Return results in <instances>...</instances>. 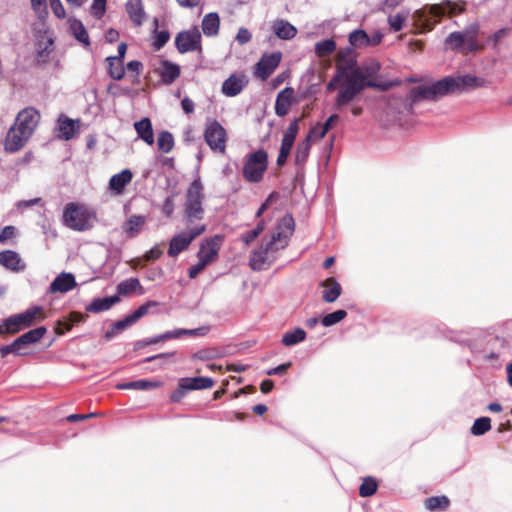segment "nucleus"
<instances>
[{
	"label": "nucleus",
	"instance_id": "obj_1",
	"mask_svg": "<svg viewBox=\"0 0 512 512\" xmlns=\"http://www.w3.org/2000/svg\"><path fill=\"white\" fill-rule=\"evenodd\" d=\"M336 74L344 78L338 106L342 107L353 101L366 87H375L376 84L368 80L367 67L357 66L356 56L351 48L338 51L336 55Z\"/></svg>",
	"mask_w": 512,
	"mask_h": 512
},
{
	"label": "nucleus",
	"instance_id": "obj_2",
	"mask_svg": "<svg viewBox=\"0 0 512 512\" xmlns=\"http://www.w3.org/2000/svg\"><path fill=\"white\" fill-rule=\"evenodd\" d=\"M293 232L294 220L292 216L285 215L271 235L263 238L260 246L252 252L249 260L250 267L258 271L267 269L276 260L278 251L288 246Z\"/></svg>",
	"mask_w": 512,
	"mask_h": 512
},
{
	"label": "nucleus",
	"instance_id": "obj_3",
	"mask_svg": "<svg viewBox=\"0 0 512 512\" xmlns=\"http://www.w3.org/2000/svg\"><path fill=\"white\" fill-rule=\"evenodd\" d=\"M485 81L482 78L464 75L446 77L430 85H420L413 88L410 97L413 102L419 100H435L439 97L464 91L469 88L482 87Z\"/></svg>",
	"mask_w": 512,
	"mask_h": 512
},
{
	"label": "nucleus",
	"instance_id": "obj_4",
	"mask_svg": "<svg viewBox=\"0 0 512 512\" xmlns=\"http://www.w3.org/2000/svg\"><path fill=\"white\" fill-rule=\"evenodd\" d=\"M62 220L69 229L84 232L95 226L98 217L96 211L86 204L70 202L64 207Z\"/></svg>",
	"mask_w": 512,
	"mask_h": 512
},
{
	"label": "nucleus",
	"instance_id": "obj_5",
	"mask_svg": "<svg viewBox=\"0 0 512 512\" xmlns=\"http://www.w3.org/2000/svg\"><path fill=\"white\" fill-rule=\"evenodd\" d=\"M462 11V8L458 5L451 3L450 1L442 2L441 4H435L430 7H425L416 10L412 14L414 25L419 29L420 33L430 31L433 29L435 24L444 15H457Z\"/></svg>",
	"mask_w": 512,
	"mask_h": 512
},
{
	"label": "nucleus",
	"instance_id": "obj_6",
	"mask_svg": "<svg viewBox=\"0 0 512 512\" xmlns=\"http://www.w3.org/2000/svg\"><path fill=\"white\" fill-rule=\"evenodd\" d=\"M204 187L201 183L200 178H196L188 187L186 191L185 201V215L192 220H200L203 217L204 209L202 206L204 193Z\"/></svg>",
	"mask_w": 512,
	"mask_h": 512
},
{
	"label": "nucleus",
	"instance_id": "obj_7",
	"mask_svg": "<svg viewBox=\"0 0 512 512\" xmlns=\"http://www.w3.org/2000/svg\"><path fill=\"white\" fill-rule=\"evenodd\" d=\"M268 155L260 149L248 155L243 166V177L246 181L257 183L262 180L267 169Z\"/></svg>",
	"mask_w": 512,
	"mask_h": 512
},
{
	"label": "nucleus",
	"instance_id": "obj_8",
	"mask_svg": "<svg viewBox=\"0 0 512 512\" xmlns=\"http://www.w3.org/2000/svg\"><path fill=\"white\" fill-rule=\"evenodd\" d=\"M44 319V310L40 306L30 307L23 313L14 314L6 318L8 330H10L12 334H16L22 329L28 328L32 326L34 323L40 322Z\"/></svg>",
	"mask_w": 512,
	"mask_h": 512
},
{
	"label": "nucleus",
	"instance_id": "obj_9",
	"mask_svg": "<svg viewBox=\"0 0 512 512\" xmlns=\"http://www.w3.org/2000/svg\"><path fill=\"white\" fill-rule=\"evenodd\" d=\"M204 138L207 145L215 152L226 150L227 134L224 127L215 119H208L205 125Z\"/></svg>",
	"mask_w": 512,
	"mask_h": 512
},
{
	"label": "nucleus",
	"instance_id": "obj_10",
	"mask_svg": "<svg viewBox=\"0 0 512 512\" xmlns=\"http://www.w3.org/2000/svg\"><path fill=\"white\" fill-rule=\"evenodd\" d=\"M205 229V225H198L173 237L170 241L168 255L171 257L177 256L190 245L194 238L201 235Z\"/></svg>",
	"mask_w": 512,
	"mask_h": 512
},
{
	"label": "nucleus",
	"instance_id": "obj_11",
	"mask_svg": "<svg viewBox=\"0 0 512 512\" xmlns=\"http://www.w3.org/2000/svg\"><path fill=\"white\" fill-rule=\"evenodd\" d=\"M175 44L180 53L201 51V33L197 27L178 33Z\"/></svg>",
	"mask_w": 512,
	"mask_h": 512
},
{
	"label": "nucleus",
	"instance_id": "obj_12",
	"mask_svg": "<svg viewBox=\"0 0 512 512\" xmlns=\"http://www.w3.org/2000/svg\"><path fill=\"white\" fill-rule=\"evenodd\" d=\"M281 59L282 53L279 51L263 54L256 64L255 75L265 81L279 66Z\"/></svg>",
	"mask_w": 512,
	"mask_h": 512
},
{
	"label": "nucleus",
	"instance_id": "obj_13",
	"mask_svg": "<svg viewBox=\"0 0 512 512\" xmlns=\"http://www.w3.org/2000/svg\"><path fill=\"white\" fill-rule=\"evenodd\" d=\"M39 121V112L34 108L27 107L18 113L13 125L32 136Z\"/></svg>",
	"mask_w": 512,
	"mask_h": 512
},
{
	"label": "nucleus",
	"instance_id": "obj_14",
	"mask_svg": "<svg viewBox=\"0 0 512 512\" xmlns=\"http://www.w3.org/2000/svg\"><path fill=\"white\" fill-rule=\"evenodd\" d=\"M249 79L244 73L231 74L221 86V92L227 97H235L239 95L248 85Z\"/></svg>",
	"mask_w": 512,
	"mask_h": 512
},
{
	"label": "nucleus",
	"instance_id": "obj_15",
	"mask_svg": "<svg viewBox=\"0 0 512 512\" xmlns=\"http://www.w3.org/2000/svg\"><path fill=\"white\" fill-rule=\"evenodd\" d=\"M30 137L27 132L12 125L7 132L4 148L11 153L17 152L24 147Z\"/></svg>",
	"mask_w": 512,
	"mask_h": 512
},
{
	"label": "nucleus",
	"instance_id": "obj_16",
	"mask_svg": "<svg viewBox=\"0 0 512 512\" xmlns=\"http://www.w3.org/2000/svg\"><path fill=\"white\" fill-rule=\"evenodd\" d=\"M212 386L213 380L208 377L183 378L180 381L179 389L171 396V399L177 401L187 390L207 389Z\"/></svg>",
	"mask_w": 512,
	"mask_h": 512
},
{
	"label": "nucleus",
	"instance_id": "obj_17",
	"mask_svg": "<svg viewBox=\"0 0 512 512\" xmlns=\"http://www.w3.org/2000/svg\"><path fill=\"white\" fill-rule=\"evenodd\" d=\"M294 101V89L286 87L281 90L276 97L275 113L279 117H284L288 114L289 109Z\"/></svg>",
	"mask_w": 512,
	"mask_h": 512
},
{
	"label": "nucleus",
	"instance_id": "obj_18",
	"mask_svg": "<svg viewBox=\"0 0 512 512\" xmlns=\"http://www.w3.org/2000/svg\"><path fill=\"white\" fill-rule=\"evenodd\" d=\"M77 283L72 273H60L50 284L51 293H67L76 287Z\"/></svg>",
	"mask_w": 512,
	"mask_h": 512
},
{
	"label": "nucleus",
	"instance_id": "obj_19",
	"mask_svg": "<svg viewBox=\"0 0 512 512\" xmlns=\"http://www.w3.org/2000/svg\"><path fill=\"white\" fill-rule=\"evenodd\" d=\"M221 242L222 238L220 236H215L214 238L207 240L198 252V259L208 265L216 258Z\"/></svg>",
	"mask_w": 512,
	"mask_h": 512
},
{
	"label": "nucleus",
	"instance_id": "obj_20",
	"mask_svg": "<svg viewBox=\"0 0 512 512\" xmlns=\"http://www.w3.org/2000/svg\"><path fill=\"white\" fill-rule=\"evenodd\" d=\"M154 71L161 77L162 82L165 84L173 83L180 75V67L167 60H161Z\"/></svg>",
	"mask_w": 512,
	"mask_h": 512
},
{
	"label": "nucleus",
	"instance_id": "obj_21",
	"mask_svg": "<svg viewBox=\"0 0 512 512\" xmlns=\"http://www.w3.org/2000/svg\"><path fill=\"white\" fill-rule=\"evenodd\" d=\"M0 265L14 272L23 271L26 267L20 255L13 250L0 252Z\"/></svg>",
	"mask_w": 512,
	"mask_h": 512
},
{
	"label": "nucleus",
	"instance_id": "obj_22",
	"mask_svg": "<svg viewBox=\"0 0 512 512\" xmlns=\"http://www.w3.org/2000/svg\"><path fill=\"white\" fill-rule=\"evenodd\" d=\"M133 174L129 169H125L118 174L113 175L109 181V189L115 195H121L132 180Z\"/></svg>",
	"mask_w": 512,
	"mask_h": 512
},
{
	"label": "nucleus",
	"instance_id": "obj_23",
	"mask_svg": "<svg viewBox=\"0 0 512 512\" xmlns=\"http://www.w3.org/2000/svg\"><path fill=\"white\" fill-rule=\"evenodd\" d=\"M274 34L282 40L293 39L297 34V29L286 20L278 19L272 24Z\"/></svg>",
	"mask_w": 512,
	"mask_h": 512
},
{
	"label": "nucleus",
	"instance_id": "obj_24",
	"mask_svg": "<svg viewBox=\"0 0 512 512\" xmlns=\"http://www.w3.org/2000/svg\"><path fill=\"white\" fill-rule=\"evenodd\" d=\"M46 333L47 329L45 327H38L29 330L28 332L15 339L20 352L25 346L39 342Z\"/></svg>",
	"mask_w": 512,
	"mask_h": 512
},
{
	"label": "nucleus",
	"instance_id": "obj_25",
	"mask_svg": "<svg viewBox=\"0 0 512 512\" xmlns=\"http://www.w3.org/2000/svg\"><path fill=\"white\" fill-rule=\"evenodd\" d=\"M323 287L322 298L327 303H332L341 295L342 288L334 278H328L321 283Z\"/></svg>",
	"mask_w": 512,
	"mask_h": 512
},
{
	"label": "nucleus",
	"instance_id": "obj_26",
	"mask_svg": "<svg viewBox=\"0 0 512 512\" xmlns=\"http://www.w3.org/2000/svg\"><path fill=\"white\" fill-rule=\"evenodd\" d=\"M134 128L139 138H141L147 145L151 146L154 144V132L149 118H143L140 121L135 122Z\"/></svg>",
	"mask_w": 512,
	"mask_h": 512
},
{
	"label": "nucleus",
	"instance_id": "obj_27",
	"mask_svg": "<svg viewBox=\"0 0 512 512\" xmlns=\"http://www.w3.org/2000/svg\"><path fill=\"white\" fill-rule=\"evenodd\" d=\"M478 32V24H472L469 27H467L463 32H460L463 38V43L465 45V52L476 51L479 49V44L476 39Z\"/></svg>",
	"mask_w": 512,
	"mask_h": 512
},
{
	"label": "nucleus",
	"instance_id": "obj_28",
	"mask_svg": "<svg viewBox=\"0 0 512 512\" xmlns=\"http://www.w3.org/2000/svg\"><path fill=\"white\" fill-rule=\"evenodd\" d=\"M126 11L131 21L136 26H141L145 16L141 0H128L126 3Z\"/></svg>",
	"mask_w": 512,
	"mask_h": 512
},
{
	"label": "nucleus",
	"instance_id": "obj_29",
	"mask_svg": "<svg viewBox=\"0 0 512 512\" xmlns=\"http://www.w3.org/2000/svg\"><path fill=\"white\" fill-rule=\"evenodd\" d=\"M117 292L122 296H128L133 292H138L142 295L144 294V289L137 278H129L118 284Z\"/></svg>",
	"mask_w": 512,
	"mask_h": 512
},
{
	"label": "nucleus",
	"instance_id": "obj_30",
	"mask_svg": "<svg viewBox=\"0 0 512 512\" xmlns=\"http://www.w3.org/2000/svg\"><path fill=\"white\" fill-rule=\"evenodd\" d=\"M146 219L144 216L133 215L123 225V230L126 232L128 237L133 238L137 236L142 230Z\"/></svg>",
	"mask_w": 512,
	"mask_h": 512
},
{
	"label": "nucleus",
	"instance_id": "obj_31",
	"mask_svg": "<svg viewBox=\"0 0 512 512\" xmlns=\"http://www.w3.org/2000/svg\"><path fill=\"white\" fill-rule=\"evenodd\" d=\"M220 19L217 13H209L202 20V30L206 36H215L218 34Z\"/></svg>",
	"mask_w": 512,
	"mask_h": 512
},
{
	"label": "nucleus",
	"instance_id": "obj_32",
	"mask_svg": "<svg viewBox=\"0 0 512 512\" xmlns=\"http://www.w3.org/2000/svg\"><path fill=\"white\" fill-rule=\"evenodd\" d=\"M410 16V10L403 9L396 14L389 15L387 18L390 29L394 32L402 30Z\"/></svg>",
	"mask_w": 512,
	"mask_h": 512
},
{
	"label": "nucleus",
	"instance_id": "obj_33",
	"mask_svg": "<svg viewBox=\"0 0 512 512\" xmlns=\"http://www.w3.org/2000/svg\"><path fill=\"white\" fill-rule=\"evenodd\" d=\"M59 138L70 140L76 133L74 121L66 116H60L58 120Z\"/></svg>",
	"mask_w": 512,
	"mask_h": 512
},
{
	"label": "nucleus",
	"instance_id": "obj_34",
	"mask_svg": "<svg viewBox=\"0 0 512 512\" xmlns=\"http://www.w3.org/2000/svg\"><path fill=\"white\" fill-rule=\"evenodd\" d=\"M206 333L205 328H197V329H175L172 331H167L160 335V338L166 340L178 339L182 336H201Z\"/></svg>",
	"mask_w": 512,
	"mask_h": 512
},
{
	"label": "nucleus",
	"instance_id": "obj_35",
	"mask_svg": "<svg viewBox=\"0 0 512 512\" xmlns=\"http://www.w3.org/2000/svg\"><path fill=\"white\" fill-rule=\"evenodd\" d=\"M159 386H160L159 382L141 379V380L118 384L116 387L118 389L151 390V389L157 388Z\"/></svg>",
	"mask_w": 512,
	"mask_h": 512
},
{
	"label": "nucleus",
	"instance_id": "obj_36",
	"mask_svg": "<svg viewBox=\"0 0 512 512\" xmlns=\"http://www.w3.org/2000/svg\"><path fill=\"white\" fill-rule=\"evenodd\" d=\"M69 27L71 33L79 42L84 45H89V37L81 21L77 19H69Z\"/></svg>",
	"mask_w": 512,
	"mask_h": 512
},
{
	"label": "nucleus",
	"instance_id": "obj_37",
	"mask_svg": "<svg viewBox=\"0 0 512 512\" xmlns=\"http://www.w3.org/2000/svg\"><path fill=\"white\" fill-rule=\"evenodd\" d=\"M306 339V332L302 328H296L292 331L286 332L282 337V344L291 347Z\"/></svg>",
	"mask_w": 512,
	"mask_h": 512
},
{
	"label": "nucleus",
	"instance_id": "obj_38",
	"mask_svg": "<svg viewBox=\"0 0 512 512\" xmlns=\"http://www.w3.org/2000/svg\"><path fill=\"white\" fill-rule=\"evenodd\" d=\"M349 43L354 48H364L370 46V37L364 30H354L349 35Z\"/></svg>",
	"mask_w": 512,
	"mask_h": 512
},
{
	"label": "nucleus",
	"instance_id": "obj_39",
	"mask_svg": "<svg viewBox=\"0 0 512 512\" xmlns=\"http://www.w3.org/2000/svg\"><path fill=\"white\" fill-rule=\"evenodd\" d=\"M119 301L118 296H111L102 299L94 300L88 307L90 312H101L110 309L114 304Z\"/></svg>",
	"mask_w": 512,
	"mask_h": 512
},
{
	"label": "nucleus",
	"instance_id": "obj_40",
	"mask_svg": "<svg viewBox=\"0 0 512 512\" xmlns=\"http://www.w3.org/2000/svg\"><path fill=\"white\" fill-rule=\"evenodd\" d=\"M311 148V141L309 138H305L303 141L299 142L295 152V162L296 165H304L308 159L309 152Z\"/></svg>",
	"mask_w": 512,
	"mask_h": 512
},
{
	"label": "nucleus",
	"instance_id": "obj_41",
	"mask_svg": "<svg viewBox=\"0 0 512 512\" xmlns=\"http://www.w3.org/2000/svg\"><path fill=\"white\" fill-rule=\"evenodd\" d=\"M107 61L109 63L110 76L115 80H121L125 74L122 60L116 56H111L107 58Z\"/></svg>",
	"mask_w": 512,
	"mask_h": 512
},
{
	"label": "nucleus",
	"instance_id": "obj_42",
	"mask_svg": "<svg viewBox=\"0 0 512 512\" xmlns=\"http://www.w3.org/2000/svg\"><path fill=\"white\" fill-rule=\"evenodd\" d=\"M336 50V43L333 39H326L315 44V53L319 58L331 55Z\"/></svg>",
	"mask_w": 512,
	"mask_h": 512
},
{
	"label": "nucleus",
	"instance_id": "obj_43",
	"mask_svg": "<svg viewBox=\"0 0 512 512\" xmlns=\"http://www.w3.org/2000/svg\"><path fill=\"white\" fill-rule=\"evenodd\" d=\"M135 322L133 321V319L131 318V316H127L125 317L124 319L120 320V321H117L116 323H114L111 328L105 333V338L106 339H111L113 338L115 335H117L119 332L125 330L126 328H128L129 326H131L132 324H134Z\"/></svg>",
	"mask_w": 512,
	"mask_h": 512
},
{
	"label": "nucleus",
	"instance_id": "obj_44",
	"mask_svg": "<svg viewBox=\"0 0 512 512\" xmlns=\"http://www.w3.org/2000/svg\"><path fill=\"white\" fill-rule=\"evenodd\" d=\"M157 146L163 153H169L174 146V139L170 132L162 131L157 138Z\"/></svg>",
	"mask_w": 512,
	"mask_h": 512
},
{
	"label": "nucleus",
	"instance_id": "obj_45",
	"mask_svg": "<svg viewBox=\"0 0 512 512\" xmlns=\"http://www.w3.org/2000/svg\"><path fill=\"white\" fill-rule=\"evenodd\" d=\"M449 506V499L446 496H434L425 500V507L428 510H444Z\"/></svg>",
	"mask_w": 512,
	"mask_h": 512
},
{
	"label": "nucleus",
	"instance_id": "obj_46",
	"mask_svg": "<svg viewBox=\"0 0 512 512\" xmlns=\"http://www.w3.org/2000/svg\"><path fill=\"white\" fill-rule=\"evenodd\" d=\"M445 46L451 50H461L465 52V45L460 32H452L445 39Z\"/></svg>",
	"mask_w": 512,
	"mask_h": 512
},
{
	"label": "nucleus",
	"instance_id": "obj_47",
	"mask_svg": "<svg viewBox=\"0 0 512 512\" xmlns=\"http://www.w3.org/2000/svg\"><path fill=\"white\" fill-rule=\"evenodd\" d=\"M491 428V420L488 417H481L475 420L473 426L471 427V433L473 435L479 436L486 433Z\"/></svg>",
	"mask_w": 512,
	"mask_h": 512
},
{
	"label": "nucleus",
	"instance_id": "obj_48",
	"mask_svg": "<svg viewBox=\"0 0 512 512\" xmlns=\"http://www.w3.org/2000/svg\"><path fill=\"white\" fill-rule=\"evenodd\" d=\"M346 315L347 313L345 310H336L332 313L325 315L322 318V325L325 327L335 325L338 322L342 321L346 317Z\"/></svg>",
	"mask_w": 512,
	"mask_h": 512
},
{
	"label": "nucleus",
	"instance_id": "obj_49",
	"mask_svg": "<svg viewBox=\"0 0 512 512\" xmlns=\"http://www.w3.org/2000/svg\"><path fill=\"white\" fill-rule=\"evenodd\" d=\"M377 490V483L374 479L368 477L365 478L360 485L359 493L362 497H369L373 495Z\"/></svg>",
	"mask_w": 512,
	"mask_h": 512
},
{
	"label": "nucleus",
	"instance_id": "obj_50",
	"mask_svg": "<svg viewBox=\"0 0 512 512\" xmlns=\"http://www.w3.org/2000/svg\"><path fill=\"white\" fill-rule=\"evenodd\" d=\"M344 82H345V81H344V78H343V77H341L340 75H337V74L335 73V75L333 76V78L330 80V82H329V83L327 84V86H326V90H327L328 92H331V91H334V90H338V94H337L336 102H335L336 107H338V108H340V107L338 106V99H339V97H340V94H341V88H342V86H343Z\"/></svg>",
	"mask_w": 512,
	"mask_h": 512
},
{
	"label": "nucleus",
	"instance_id": "obj_51",
	"mask_svg": "<svg viewBox=\"0 0 512 512\" xmlns=\"http://www.w3.org/2000/svg\"><path fill=\"white\" fill-rule=\"evenodd\" d=\"M157 305L155 301H148L145 304L141 305L137 310H135L130 316L134 322H137L141 317L146 315L150 309V307H154Z\"/></svg>",
	"mask_w": 512,
	"mask_h": 512
},
{
	"label": "nucleus",
	"instance_id": "obj_52",
	"mask_svg": "<svg viewBox=\"0 0 512 512\" xmlns=\"http://www.w3.org/2000/svg\"><path fill=\"white\" fill-rule=\"evenodd\" d=\"M31 6L39 18H44L48 15L46 0H31Z\"/></svg>",
	"mask_w": 512,
	"mask_h": 512
},
{
	"label": "nucleus",
	"instance_id": "obj_53",
	"mask_svg": "<svg viewBox=\"0 0 512 512\" xmlns=\"http://www.w3.org/2000/svg\"><path fill=\"white\" fill-rule=\"evenodd\" d=\"M327 132L328 131L323 127L322 124H317L310 130L306 138H309V141L312 139L320 140L325 137Z\"/></svg>",
	"mask_w": 512,
	"mask_h": 512
},
{
	"label": "nucleus",
	"instance_id": "obj_54",
	"mask_svg": "<svg viewBox=\"0 0 512 512\" xmlns=\"http://www.w3.org/2000/svg\"><path fill=\"white\" fill-rule=\"evenodd\" d=\"M51 10L53 11L54 15L59 18L63 19L66 16V12L64 9V6L60 0H48Z\"/></svg>",
	"mask_w": 512,
	"mask_h": 512
},
{
	"label": "nucleus",
	"instance_id": "obj_55",
	"mask_svg": "<svg viewBox=\"0 0 512 512\" xmlns=\"http://www.w3.org/2000/svg\"><path fill=\"white\" fill-rule=\"evenodd\" d=\"M106 1L107 0H93V4L91 7V13L97 17L101 18L105 13L106 9Z\"/></svg>",
	"mask_w": 512,
	"mask_h": 512
},
{
	"label": "nucleus",
	"instance_id": "obj_56",
	"mask_svg": "<svg viewBox=\"0 0 512 512\" xmlns=\"http://www.w3.org/2000/svg\"><path fill=\"white\" fill-rule=\"evenodd\" d=\"M170 38V34L168 31L166 30H163V31H157L155 33V41H154V46L156 47V49H161L169 40Z\"/></svg>",
	"mask_w": 512,
	"mask_h": 512
},
{
	"label": "nucleus",
	"instance_id": "obj_57",
	"mask_svg": "<svg viewBox=\"0 0 512 512\" xmlns=\"http://www.w3.org/2000/svg\"><path fill=\"white\" fill-rule=\"evenodd\" d=\"M235 39L238 44L244 45L251 41L252 34L247 28L241 27L238 29Z\"/></svg>",
	"mask_w": 512,
	"mask_h": 512
},
{
	"label": "nucleus",
	"instance_id": "obj_58",
	"mask_svg": "<svg viewBox=\"0 0 512 512\" xmlns=\"http://www.w3.org/2000/svg\"><path fill=\"white\" fill-rule=\"evenodd\" d=\"M10 353H14L16 355L22 354V352H20L15 340L10 345L0 347V354L2 357H6Z\"/></svg>",
	"mask_w": 512,
	"mask_h": 512
},
{
	"label": "nucleus",
	"instance_id": "obj_59",
	"mask_svg": "<svg viewBox=\"0 0 512 512\" xmlns=\"http://www.w3.org/2000/svg\"><path fill=\"white\" fill-rule=\"evenodd\" d=\"M16 229L14 226H5L0 232V242L4 243L15 236Z\"/></svg>",
	"mask_w": 512,
	"mask_h": 512
},
{
	"label": "nucleus",
	"instance_id": "obj_60",
	"mask_svg": "<svg viewBox=\"0 0 512 512\" xmlns=\"http://www.w3.org/2000/svg\"><path fill=\"white\" fill-rule=\"evenodd\" d=\"M298 132H299V119H294L290 123L289 127L287 128V130L285 131L284 134L292 137L293 139H296Z\"/></svg>",
	"mask_w": 512,
	"mask_h": 512
},
{
	"label": "nucleus",
	"instance_id": "obj_61",
	"mask_svg": "<svg viewBox=\"0 0 512 512\" xmlns=\"http://www.w3.org/2000/svg\"><path fill=\"white\" fill-rule=\"evenodd\" d=\"M161 254V249H159L158 247H153L145 253L144 259L147 261H154L158 259L161 256Z\"/></svg>",
	"mask_w": 512,
	"mask_h": 512
},
{
	"label": "nucleus",
	"instance_id": "obj_62",
	"mask_svg": "<svg viewBox=\"0 0 512 512\" xmlns=\"http://www.w3.org/2000/svg\"><path fill=\"white\" fill-rule=\"evenodd\" d=\"M207 265L198 260V262L190 267L189 269V277L195 278Z\"/></svg>",
	"mask_w": 512,
	"mask_h": 512
},
{
	"label": "nucleus",
	"instance_id": "obj_63",
	"mask_svg": "<svg viewBox=\"0 0 512 512\" xmlns=\"http://www.w3.org/2000/svg\"><path fill=\"white\" fill-rule=\"evenodd\" d=\"M41 201H42L41 198H34L31 200H23V201H19L16 204V206L19 210H22V209L31 207L33 205L39 204V203H41Z\"/></svg>",
	"mask_w": 512,
	"mask_h": 512
},
{
	"label": "nucleus",
	"instance_id": "obj_64",
	"mask_svg": "<svg viewBox=\"0 0 512 512\" xmlns=\"http://www.w3.org/2000/svg\"><path fill=\"white\" fill-rule=\"evenodd\" d=\"M182 109L185 113L190 114L194 111V102L188 98L185 97L181 102Z\"/></svg>",
	"mask_w": 512,
	"mask_h": 512
}]
</instances>
